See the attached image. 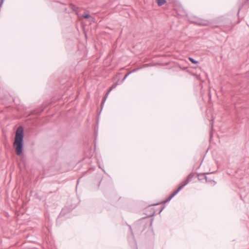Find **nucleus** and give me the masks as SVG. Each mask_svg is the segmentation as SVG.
I'll return each instance as SVG.
<instances>
[{
	"mask_svg": "<svg viewBox=\"0 0 249 249\" xmlns=\"http://www.w3.org/2000/svg\"><path fill=\"white\" fill-rule=\"evenodd\" d=\"M23 129L22 126L18 127L14 142V147L15 148L16 153L17 155H20L23 151Z\"/></svg>",
	"mask_w": 249,
	"mask_h": 249,
	"instance_id": "f257e3e1",
	"label": "nucleus"
},
{
	"mask_svg": "<svg viewBox=\"0 0 249 249\" xmlns=\"http://www.w3.org/2000/svg\"><path fill=\"white\" fill-rule=\"evenodd\" d=\"M194 177V175L192 173L190 174L187 177L186 180L184 181V183L180 186L178 188H180V190L186 186L189 182H190Z\"/></svg>",
	"mask_w": 249,
	"mask_h": 249,
	"instance_id": "f03ea898",
	"label": "nucleus"
},
{
	"mask_svg": "<svg viewBox=\"0 0 249 249\" xmlns=\"http://www.w3.org/2000/svg\"><path fill=\"white\" fill-rule=\"evenodd\" d=\"M180 191V188H178L176 191H175L170 197L165 202H168L170 201L175 195H176Z\"/></svg>",
	"mask_w": 249,
	"mask_h": 249,
	"instance_id": "7ed1b4c3",
	"label": "nucleus"
},
{
	"mask_svg": "<svg viewBox=\"0 0 249 249\" xmlns=\"http://www.w3.org/2000/svg\"><path fill=\"white\" fill-rule=\"evenodd\" d=\"M208 173H200L197 175L198 179L200 181L202 180L203 179H205L206 175Z\"/></svg>",
	"mask_w": 249,
	"mask_h": 249,
	"instance_id": "20e7f679",
	"label": "nucleus"
},
{
	"mask_svg": "<svg viewBox=\"0 0 249 249\" xmlns=\"http://www.w3.org/2000/svg\"><path fill=\"white\" fill-rule=\"evenodd\" d=\"M197 24L202 26H207L209 24V22L206 20H201L197 22Z\"/></svg>",
	"mask_w": 249,
	"mask_h": 249,
	"instance_id": "39448f33",
	"label": "nucleus"
},
{
	"mask_svg": "<svg viewBox=\"0 0 249 249\" xmlns=\"http://www.w3.org/2000/svg\"><path fill=\"white\" fill-rule=\"evenodd\" d=\"M205 180L207 183H210L213 186L216 184V182L212 179L209 178L207 176L205 177Z\"/></svg>",
	"mask_w": 249,
	"mask_h": 249,
	"instance_id": "423d86ee",
	"label": "nucleus"
},
{
	"mask_svg": "<svg viewBox=\"0 0 249 249\" xmlns=\"http://www.w3.org/2000/svg\"><path fill=\"white\" fill-rule=\"evenodd\" d=\"M156 1L158 5L160 6L163 5L166 2V0H156Z\"/></svg>",
	"mask_w": 249,
	"mask_h": 249,
	"instance_id": "0eeeda50",
	"label": "nucleus"
},
{
	"mask_svg": "<svg viewBox=\"0 0 249 249\" xmlns=\"http://www.w3.org/2000/svg\"><path fill=\"white\" fill-rule=\"evenodd\" d=\"M136 71H137V70H136V69H134V70H132V71H130L129 72H128V73H127V74H126L124 76V78H123V81H124V80H125V79L127 77V76H128L130 74H131V73H132V72H133Z\"/></svg>",
	"mask_w": 249,
	"mask_h": 249,
	"instance_id": "6e6552de",
	"label": "nucleus"
},
{
	"mask_svg": "<svg viewBox=\"0 0 249 249\" xmlns=\"http://www.w3.org/2000/svg\"><path fill=\"white\" fill-rule=\"evenodd\" d=\"M117 83H115V84H113L110 88V89H109L108 91L107 92H109V93H110V92L113 89H114L116 88V87H117Z\"/></svg>",
	"mask_w": 249,
	"mask_h": 249,
	"instance_id": "1a4fd4ad",
	"label": "nucleus"
},
{
	"mask_svg": "<svg viewBox=\"0 0 249 249\" xmlns=\"http://www.w3.org/2000/svg\"><path fill=\"white\" fill-rule=\"evenodd\" d=\"M189 60L192 63H194V64H197L198 63V62L196 60H195L194 58H192V57H189Z\"/></svg>",
	"mask_w": 249,
	"mask_h": 249,
	"instance_id": "9d476101",
	"label": "nucleus"
},
{
	"mask_svg": "<svg viewBox=\"0 0 249 249\" xmlns=\"http://www.w3.org/2000/svg\"><path fill=\"white\" fill-rule=\"evenodd\" d=\"M109 93V92H107V93H106V95L105 96V97H104V99L103 100L102 104L104 103V102H105L106 99L107 98Z\"/></svg>",
	"mask_w": 249,
	"mask_h": 249,
	"instance_id": "9b49d317",
	"label": "nucleus"
},
{
	"mask_svg": "<svg viewBox=\"0 0 249 249\" xmlns=\"http://www.w3.org/2000/svg\"><path fill=\"white\" fill-rule=\"evenodd\" d=\"M82 17L85 18H91L90 15L87 14H85V15H83L82 16Z\"/></svg>",
	"mask_w": 249,
	"mask_h": 249,
	"instance_id": "f8f14e48",
	"label": "nucleus"
}]
</instances>
